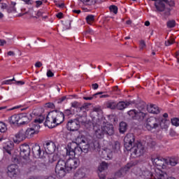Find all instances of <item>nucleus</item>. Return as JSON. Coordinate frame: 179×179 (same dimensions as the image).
<instances>
[{"label":"nucleus","mask_w":179,"mask_h":179,"mask_svg":"<svg viewBox=\"0 0 179 179\" xmlns=\"http://www.w3.org/2000/svg\"><path fill=\"white\" fill-rule=\"evenodd\" d=\"M152 162L153 163V164H155V166H162L163 164V161L159 158V157H157V158H152Z\"/></svg>","instance_id":"35"},{"label":"nucleus","mask_w":179,"mask_h":179,"mask_svg":"<svg viewBox=\"0 0 179 179\" xmlns=\"http://www.w3.org/2000/svg\"><path fill=\"white\" fill-rule=\"evenodd\" d=\"M36 8H38V6H41V5H43V1H36Z\"/></svg>","instance_id":"57"},{"label":"nucleus","mask_w":179,"mask_h":179,"mask_svg":"<svg viewBox=\"0 0 179 179\" xmlns=\"http://www.w3.org/2000/svg\"><path fill=\"white\" fill-rule=\"evenodd\" d=\"M62 16H64V13H58L56 15V17H58V19H62Z\"/></svg>","instance_id":"56"},{"label":"nucleus","mask_w":179,"mask_h":179,"mask_svg":"<svg viewBox=\"0 0 179 179\" xmlns=\"http://www.w3.org/2000/svg\"><path fill=\"white\" fill-rule=\"evenodd\" d=\"M137 107L140 111H143L146 108V103L145 102L140 103L137 105Z\"/></svg>","instance_id":"44"},{"label":"nucleus","mask_w":179,"mask_h":179,"mask_svg":"<svg viewBox=\"0 0 179 179\" xmlns=\"http://www.w3.org/2000/svg\"><path fill=\"white\" fill-rule=\"evenodd\" d=\"M7 54L9 56H15V52H13V51H9V52H8Z\"/></svg>","instance_id":"64"},{"label":"nucleus","mask_w":179,"mask_h":179,"mask_svg":"<svg viewBox=\"0 0 179 179\" xmlns=\"http://www.w3.org/2000/svg\"><path fill=\"white\" fill-rule=\"evenodd\" d=\"M71 20H67V21H65L63 24V25H62L60 27V31L62 33V34H64V31L65 30H68L69 29H71Z\"/></svg>","instance_id":"26"},{"label":"nucleus","mask_w":179,"mask_h":179,"mask_svg":"<svg viewBox=\"0 0 179 179\" xmlns=\"http://www.w3.org/2000/svg\"><path fill=\"white\" fill-rule=\"evenodd\" d=\"M159 127V121L155 117H150L147 119L146 128L148 131L157 129Z\"/></svg>","instance_id":"7"},{"label":"nucleus","mask_w":179,"mask_h":179,"mask_svg":"<svg viewBox=\"0 0 179 179\" xmlns=\"http://www.w3.org/2000/svg\"><path fill=\"white\" fill-rule=\"evenodd\" d=\"M44 120H45V117L44 116H40V117L35 119L34 121L32 123H31L29 128L31 129H33V131L36 132V135L38 134V129H40L41 128L40 124H38L43 123Z\"/></svg>","instance_id":"8"},{"label":"nucleus","mask_w":179,"mask_h":179,"mask_svg":"<svg viewBox=\"0 0 179 179\" xmlns=\"http://www.w3.org/2000/svg\"><path fill=\"white\" fill-rule=\"evenodd\" d=\"M5 44H6V41L3 39H0V45L3 46L5 45Z\"/></svg>","instance_id":"59"},{"label":"nucleus","mask_w":179,"mask_h":179,"mask_svg":"<svg viewBox=\"0 0 179 179\" xmlns=\"http://www.w3.org/2000/svg\"><path fill=\"white\" fill-rule=\"evenodd\" d=\"M25 134L27 135V138H33L36 135V132L29 127L25 131Z\"/></svg>","instance_id":"34"},{"label":"nucleus","mask_w":179,"mask_h":179,"mask_svg":"<svg viewBox=\"0 0 179 179\" xmlns=\"http://www.w3.org/2000/svg\"><path fill=\"white\" fill-rule=\"evenodd\" d=\"M7 129L6 124L3 122H0V132H6Z\"/></svg>","instance_id":"41"},{"label":"nucleus","mask_w":179,"mask_h":179,"mask_svg":"<svg viewBox=\"0 0 179 179\" xmlns=\"http://www.w3.org/2000/svg\"><path fill=\"white\" fill-rule=\"evenodd\" d=\"M142 176L145 179H155L153 173H152V172L148 170L143 171Z\"/></svg>","instance_id":"30"},{"label":"nucleus","mask_w":179,"mask_h":179,"mask_svg":"<svg viewBox=\"0 0 179 179\" xmlns=\"http://www.w3.org/2000/svg\"><path fill=\"white\" fill-rule=\"evenodd\" d=\"M134 166V164L129 163L125 166V169H127V170H129L132 166Z\"/></svg>","instance_id":"54"},{"label":"nucleus","mask_w":179,"mask_h":179,"mask_svg":"<svg viewBox=\"0 0 179 179\" xmlns=\"http://www.w3.org/2000/svg\"><path fill=\"white\" fill-rule=\"evenodd\" d=\"M117 103L111 101L107 103V108H110V110H115L117 108Z\"/></svg>","instance_id":"37"},{"label":"nucleus","mask_w":179,"mask_h":179,"mask_svg":"<svg viewBox=\"0 0 179 179\" xmlns=\"http://www.w3.org/2000/svg\"><path fill=\"white\" fill-rule=\"evenodd\" d=\"M171 122L172 125H174L175 127H179V119L178 117L171 119Z\"/></svg>","instance_id":"42"},{"label":"nucleus","mask_w":179,"mask_h":179,"mask_svg":"<svg viewBox=\"0 0 179 179\" xmlns=\"http://www.w3.org/2000/svg\"><path fill=\"white\" fill-rule=\"evenodd\" d=\"M96 122H94V120H93V122L91 121H86L84 125L87 128V129H90V128H93V129H94V127H96V125H101V122H100V119H96Z\"/></svg>","instance_id":"19"},{"label":"nucleus","mask_w":179,"mask_h":179,"mask_svg":"<svg viewBox=\"0 0 179 179\" xmlns=\"http://www.w3.org/2000/svg\"><path fill=\"white\" fill-rule=\"evenodd\" d=\"M32 153L34 157H36V159H44L45 152L44 151L41 150V148L40 145L35 144L32 147Z\"/></svg>","instance_id":"9"},{"label":"nucleus","mask_w":179,"mask_h":179,"mask_svg":"<svg viewBox=\"0 0 179 179\" xmlns=\"http://www.w3.org/2000/svg\"><path fill=\"white\" fill-rule=\"evenodd\" d=\"M99 146V143H90V144L87 142H85L82 145H80V148H75L76 150L81 149V152L83 153H88L89 152H92V150H96L97 147Z\"/></svg>","instance_id":"4"},{"label":"nucleus","mask_w":179,"mask_h":179,"mask_svg":"<svg viewBox=\"0 0 179 179\" xmlns=\"http://www.w3.org/2000/svg\"><path fill=\"white\" fill-rule=\"evenodd\" d=\"M52 113L53 114V117L56 121V125H59V124L64 122V113L59 110H52Z\"/></svg>","instance_id":"14"},{"label":"nucleus","mask_w":179,"mask_h":179,"mask_svg":"<svg viewBox=\"0 0 179 179\" xmlns=\"http://www.w3.org/2000/svg\"><path fill=\"white\" fill-rule=\"evenodd\" d=\"M58 160V155L52 156V162H57Z\"/></svg>","instance_id":"58"},{"label":"nucleus","mask_w":179,"mask_h":179,"mask_svg":"<svg viewBox=\"0 0 179 179\" xmlns=\"http://www.w3.org/2000/svg\"><path fill=\"white\" fill-rule=\"evenodd\" d=\"M109 9L110 12H113V13H115V15H117V13H118V7H117V6H110Z\"/></svg>","instance_id":"40"},{"label":"nucleus","mask_w":179,"mask_h":179,"mask_svg":"<svg viewBox=\"0 0 179 179\" xmlns=\"http://www.w3.org/2000/svg\"><path fill=\"white\" fill-rule=\"evenodd\" d=\"M116 177H121L122 176V171H119L116 173L115 174Z\"/></svg>","instance_id":"62"},{"label":"nucleus","mask_w":179,"mask_h":179,"mask_svg":"<svg viewBox=\"0 0 179 179\" xmlns=\"http://www.w3.org/2000/svg\"><path fill=\"white\" fill-rule=\"evenodd\" d=\"M166 164L172 166H177V164H178V158L171 157L169 159H166Z\"/></svg>","instance_id":"28"},{"label":"nucleus","mask_w":179,"mask_h":179,"mask_svg":"<svg viewBox=\"0 0 179 179\" xmlns=\"http://www.w3.org/2000/svg\"><path fill=\"white\" fill-rule=\"evenodd\" d=\"M127 114L131 120H136L139 121V122H142V121L146 120V117H148V113L141 110H131L127 112Z\"/></svg>","instance_id":"3"},{"label":"nucleus","mask_w":179,"mask_h":179,"mask_svg":"<svg viewBox=\"0 0 179 179\" xmlns=\"http://www.w3.org/2000/svg\"><path fill=\"white\" fill-rule=\"evenodd\" d=\"M47 76L48 78H52V76H54V73H52L51 70H48L47 72Z\"/></svg>","instance_id":"52"},{"label":"nucleus","mask_w":179,"mask_h":179,"mask_svg":"<svg viewBox=\"0 0 179 179\" xmlns=\"http://www.w3.org/2000/svg\"><path fill=\"white\" fill-rule=\"evenodd\" d=\"M20 157H23L25 160L27 159H29V157L30 156V146L29 145H22L20 147Z\"/></svg>","instance_id":"13"},{"label":"nucleus","mask_w":179,"mask_h":179,"mask_svg":"<svg viewBox=\"0 0 179 179\" xmlns=\"http://www.w3.org/2000/svg\"><path fill=\"white\" fill-rule=\"evenodd\" d=\"M66 100V96H64L57 100V104H61L63 101Z\"/></svg>","instance_id":"51"},{"label":"nucleus","mask_w":179,"mask_h":179,"mask_svg":"<svg viewBox=\"0 0 179 179\" xmlns=\"http://www.w3.org/2000/svg\"><path fill=\"white\" fill-rule=\"evenodd\" d=\"M166 24H167V27H169V29H172L173 27H176V20H169L167 22Z\"/></svg>","instance_id":"39"},{"label":"nucleus","mask_w":179,"mask_h":179,"mask_svg":"<svg viewBox=\"0 0 179 179\" xmlns=\"http://www.w3.org/2000/svg\"><path fill=\"white\" fill-rule=\"evenodd\" d=\"M43 148L45 150H48L49 153H54L55 152V143L54 142H47L45 144H43Z\"/></svg>","instance_id":"20"},{"label":"nucleus","mask_w":179,"mask_h":179,"mask_svg":"<svg viewBox=\"0 0 179 179\" xmlns=\"http://www.w3.org/2000/svg\"><path fill=\"white\" fill-rule=\"evenodd\" d=\"M128 130V124L127 122H121L119 126L120 134H125Z\"/></svg>","instance_id":"29"},{"label":"nucleus","mask_w":179,"mask_h":179,"mask_svg":"<svg viewBox=\"0 0 179 179\" xmlns=\"http://www.w3.org/2000/svg\"><path fill=\"white\" fill-rule=\"evenodd\" d=\"M3 85H10V80H6L3 81Z\"/></svg>","instance_id":"63"},{"label":"nucleus","mask_w":179,"mask_h":179,"mask_svg":"<svg viewBox=\"0 0 179 179\" xmlns=\"http://www.w3.org/2000/svg\"><path fill=\"white\" fill-rule=\"evenodd\" d=\"M120 142L115 141L112 145L113 152H114V153H118V152H120Z\"/></svg>","instance_id":"32"},{"label":"nucleus","mask_w":179,"mask_h":179,"mask_svg":"<svg viewBox=\"0 0 179 179\" xmlns=\"http://www.w3.org/2000/svg\"><path fill=\"white\" fill-rule=\"evenodd\" d=\"M100 125H96V127H94V135L98 139H103L104 138V131L103 130V127L101 129L99 128Z\"/></svg>","instance_id":"18"},{"label":"nucleus","mask_w":179,"mask_h":179,"mask_svg":"<svg viewBox=\"0 0 179 179\" xmlns=\"http://www.w3.org/2000/svg\"><path fill=\"white\" fill-rule=\"evenodd\" d=\"M75 148H80V145H78V144H76L75 143H71L68 144L66 148V156H69L71 159H76L73 157H75L78 152V153L79 152H82V149L76 150Z\"/></svg>","instance_id":"6"},{"label":"nucleus","mask_w":179,"mask_h":179,"mask_svg":"<svg viewBox=\"0 0 179 179\" xmlns=\"http://www.w3.org/2000/svg\"><path fill=\"white\" fill-rule=\"evenodd\" d=\"M44 107H45L46 108H55V105H54V103L51 102H49V103H45Z\"/></svg>","instance_id":"48"},{"label":"nucleus","mask_w":179,"mask_h":179,"mask_svg":"<svg viewBox=\"0 0 179 179\" xmlns=\"http://www.w3.org/2000/svg\"><path fill=\"white\" fill-rule=\"evenodd\" d=\"M76 142L75 144L80 146L83 143L86 142V138H85V136L80 134V132L79 131V134H76Z\"/></svg>","instance_id":"23"},{"label":"nucleus","mask_w":179,"mask_h":179,"mask_svg":"<svg viewBox=\"0 0 179 179\" xmlns=\"http://www.w3.org/2000/svg\"><path fill=\"white\" fill-rule=\"evenodd\" d=\"M92 89H94V90H97V89H99V84L97 83H94L92 84Z\"/></svg>","instance_id":"55"},{"label":"nucleus","mask_w":179,"mask_h":179,"mask_svg":"<svg viewBox=\"0 0 179 179\" xmlns=\"http://www.w3.org/2000/svg\"><path fill=\"white\" fill-rule=\"evenodd\" d=\"M130 104H135V101H119L117 105V110L122 111L128 108Z\"/></svg>","instance_id":"17"},{"label":"nucleus","mask_w":179,"mask_h":179,"mask_svg":"<svg viewBox=\"0 0 179 179\" xmlns=\"http://www.w3.org/2000/svg\"><path fill=\"white\" fill-rule=\"evenodd\" d=\"M80 103L78 102V101H74L71 103V107H73V108H79L80 111Z\"/></svg>","instance_id":"45"},{"label":"nucleus","mask_w":179,"mask_h":179,"mask_svg":"<svg viewBox=\"0 0 179 179\" xmlns=\"http://www.w3.org/2000/svg\"><path fill=\"white\" fill-rule=\"evenodd\" d=\"M89 108V103H85L80 106V111H83V110H86V108Z\"/></svg>","instance_id":"50"},{"label":"nucleus","mask_w":179,"mask_h":179,"mask_svg":"<svg viewBox=\"0 0 179 179\" xmlns=\"http://www.w3.org/2000/svg\"><path fill=\"white\" fill-rule=\"evenodd\" d=\"M147 110L148 113H151V114H159V113H160V110H159V107L153 104H151L150 105V106H148Z\"/></svg>","instance_id":"24"},{"label":"nucleus","mask_w":179,"mask_h":179,"mask_svg":"<svg viewBox=\"0 0 179 179\" xmlns=\"http://www.w3.org/2000/svg\"><path fill=\"white\" fill-rule=\"evenodd\" d=\"M64 117L65 118V115L67 117H69V115H72L73 113H72V110L71 109H66L64 111Z\"/></svg>","instance_id":"47"},{"label":"nucleus","mask_w":179,"mask_h":179,"mask_svg":"<svg viewBox=\"0 0 179 179\" xmlns=\"http://www.w3.org/2000/svg\"><path fill=\"white\" fill-rule=\"evenodd\" d=\"M103 92H97L96 94H94L92 96H84L83 99L84 100H93V99H96V97H97V96H99V94H103Z\"/></svg>","instance_id":"36"},{"label":"nucleus","mask_w":179,"mask_h":179,"mask_svg":"<svg viewBox=\"0 0 179 179\" xmlns=\"http://www.w3.org/2000/svg\"><path fill=\"white\" fill-rule=\"evenodd\" d=\"M8 122L11 125H15V124H17V125H19V115H13L11 117L8 118Z\"/></svg>","instance_id":"25"},{"label":"nucleus","mask_w":179,"mask_h":179,"mask_svg":"<svg viewBox=\"0 0 179 179\" xmlns=\"http://www.w3.org/2000/svg\"><path fill=\"white\" fill-rule=\"evenodd\" d=\"M86 20H87V22L89 24H90V23H92V22H94V15H87L86 17Z\"/></svg>","instance_id":"43"},{"label":"nucleus","mask_w":179,"mask_h":179,"mask_svg":"<svg viewBox=\"0 0 179 179\" xmlns=\"http://www.w3.org/2000/svg\"><path fill=\"white\" fill-rule=\"evenodd\" d=\"M170 125V120L167 119H162L159 122V126L162 129H167Z\"/></svg>","instance_id":"27"},{"label":"nucleus","mask_w":179,"mask_h":179,"mask_svg":"<svg viewBox=\"0 0 179 179\" xmlns=\"http://www.w3.org/2000/svg\"><path fill=\"white\" fill-rule=\"evenodd\" d=\"M17 165L16 164H11L10 166H8V171H7V174L8 176V177H10V178L15 177V176H16L17 174Z\"/></svg>","instance_id":"15"},{"label":"nucleus","mask_w":179,"mask_h":179,"mask_svg":"<svg viewBox=\"0 0 179 179\" xmlns=\"http://www.w3.org/2000/svg\"><path fill=\"white\" fill-rule=\"evenodd\" d=\"M124 146L127 150H130L131 155L136 157H141L145 153V146L142 143L136 141L135 135L130 133L124 139Z\"/></svg>","instance_id":"2"},{"label":"nucleus","mask_w":179,"mask_h":179,"mask_svg":"<svg viewBox=\"0 0 179 179\" xmlns=\"http://www.w3.org/2000/svg\"><path fill=\"white\" fill-rule=\"evenodd\" d=\"M86 171L87 169L85 168L79 169L74 175L75 179L85 178V177L86 176Z\"/></svg>","instance_id":"21"},{"label":"nucleus","mask_w":179,"mask_h":179,"mask_svg":"<svg viewBox=\"0 0 179 179\" xmlns=\"http://www.w3.org/2000/svg\"><path fill=\"white\" fill-rule=\"evenodd\" d=\"M108 169V164L103 162L98 167V176L100 179H106V170Z\"/></svg>","instance_id":"12"},{"label":"nucleus","mask_w":179,"mask_h":179,"mask_svg":"<svg viewBox=\"0 0 179 179\" xmlns=\"http://www.w3.org/2000/svg\"><path fill=\"white\" fill-rule=\"evenodd\" d=\"M78 167H79V159H78L69 158L67 161L59 159L55 167V173L57 177L62 178L65 177L66 173L73 171Z\"/></svg>","instance_id":"1"},{"label":"nucleus","mask_w":179,"mask_h":179,"mask_svg":"<svg viewBox=\"0 0 179 179\" xmlns=\"http://www.w3.org/2000/svg\"><path fill=\"white\" fill-rule=\"evenodd\" d=\"M145 142L147 143L148 145L150 146V148H153L156 146V142L150 138V136H147Z\"/></svg>","instance_id":"33"},{"label":"nucleus","mask_w":179,"mask_h":179,"mask_svg":"<svg viewBox=\"0 0 179 179\" xmlns=\"http://www.w3.org/2000/svg\"><path fill=\"white\" fill-rule=\"evenodd\" d=\"M35 66L36 68H41V66H43V63H41V62H37L35 64Z\"/></svg>","instance_id":"53"},{"label":"nucleus","mask_w":179,"mask_h":179,"mask_svg":"<svg viewBox=\"0 0 179 179\" xmlns=\"http://www.w3.org/2000/svg\"><path fill=\"white\" fill-rule=\"evenodd\" d=\"M174 43H176V39L171 38L165 41V45L166 47H169V45H171V44H174Z\"/></svg>","instance_id":"46"},{"label":"nucleus","mask_w":179,"mask_h":179,"mask_svg":"<svg viewBox=\"0 0 179 179\" xmlns=\"http://www.w3.org/2000/svg\"><path fill=\"white\" fill-rule=\"evenodd\" d=\"M140 50H143L146 47V43L143 40L140 41Z\"/></svg>","instance_id":"49"},{"label":"nucleus","mask_w":179,"mask_h":179,"mask_svg":"<svg viewBox=\"0 0 179 179\" xmlns=\"http://www.w3.org/2000/svg\"><path fill=\"white\" fill-rule=\"evenodd\" d=\"M13 150V143H10V145H7L6 147H3V152L8 153L10 156H12V150Z\"/></svg>","instance_id":"31"},{"label":"nucleus","mask_w":179,"mask_h":179,"mask_svg":"<svg viewBox=\"0 0 179 179\" xmlns=\"http://www.w3.org/2000/svg\"><path fill=\"white\" fill-rule=\"evenodd\" d=\"M94 32H93V30L92 29H88L86 31V34H94Z\"/></svg>","instance_id":"61"},{"label":"nucleus","mask_w":179,"mask_h":179,"mask_svg":"<svg viewBox=\"0 0 179 179\" xmlns=\"http://www.w3.org/2000/svg\"><path fill=\"white\" fill-rule=\"evenodd\" d=\"M44 124L45 127H48V128H55V127H57V122L54 117L52 112L48 113Z\"/></svg>","instance_id":"10"},{"label":"nucleus","mask_w":179,"mask_h":179,"mask_svg":"<svg viewBox=\"0 0 179 179\" xmlns=\"http://www.w3.org/2000/svg\"><path fill=\"white\" fill-rule=\"evenodd\" d=\"M76 120L78 122V125H80V124L84 125V124L86 122V117H83L82 116L76 117Z\"/></svg>","instance_id":"38"},{"label":"nucleus","mask_w":179,"mask_h":179,"mask_svg":"<svg viewBox=\"0 0 179 179\" xmlns=\"http://www.w3.org/2000/svg\"><path fill=\"white\" fill-rule=\"evenodd\" d=\"M80 125H79V122L75 119H70L68 120L66 124V129L68 131L74 132L75 135H79V129Z\"/></svg>","instance_id":"5"},{"label":"nucleus","mask_w":179,"mask_h":179,"mask_svg":"<svg viewBox=\"0 0 179 179\" xmlns=\"http://www.w3.org/2000/svg\"><path fill=\"white\" fill-rule=\"evenodd\" d=\"M1 9H8V5L5 3H1Z\"/></svg>","instance_id":"60"},{"label":"nucleus","mask_w":179,"mask_h":179,"mask_svg":"<svg viewBox=\"0 0 179 179\" xmlns=\"http://www.w3.org/2000/svg\"><path fill=\"white\" fill-rule=\"evenodd\" d=\"M15 138L17 140H14L15 143H16L17 141H24V139L27 138L26 131H24L23 129L20 130L19 132L15 134Z\"/></svg>","instance_id":"22"},{"label":"nucleus","mask_w":179,"mask_h":179,"mask_svg":"<svg viewBox=\"0 0 179 179\" xmlns=\"http://www.w3.org/2000/svg\"><path fill=\"white\" fill-rule=\"evenodd\" d=\"M19 122L18 125H26V124H29L30 120L33 117V115L29 114V117L27 116V113H21L18 115Z\"/></svg>","instance_id":"11"},{"label":"nucleus","mask_w":179,"mask_h":179,"mask_svg":"<svg viewBox=\"0 0 179 179\" xmlns=\"http://www.w3.org/2000/svg\"><path fill=\"white\" fill-rule=\"evenodd\" d=\"M102 129L105 135H108L109 136L114 135L115 132L114 130V126L113 124H108L102 127Z\"/></svg>","instance_id":"16"}]
</instances>
